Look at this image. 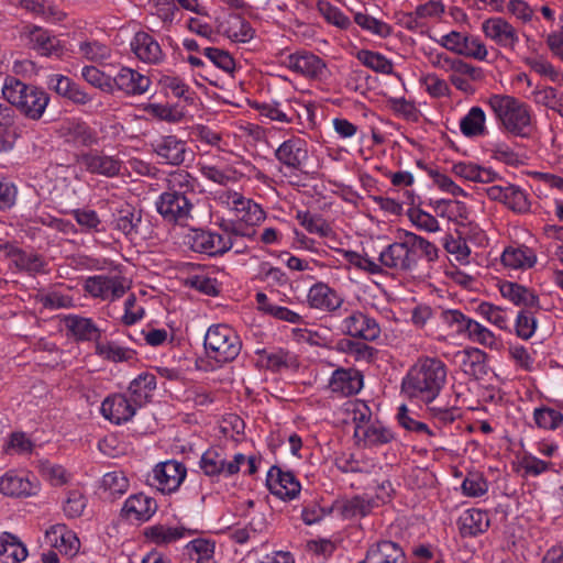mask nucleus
<instances>
[{
    "label": "nucleus",
    "instance_id": "obj_1",
    "mask_svg": "<svg viewBox=\"0 0 563 563\" xmlns=\"http://www.w3.org/2000/svg\"><path fill=\"white\" fill-rule=\"evenodd\" d=\"M446 375V365L440 358L419 357L404 377L401 391L409 398H418L429 404L439 396Z\"/></svg>",
    "mask_w": 563,
    "mask_h": 563
},
{
    "label": "nucleus",
    "instance_id": "obj_2",
    "mask_svg": "<svg viewBox=\"0 0 563 563\" xmlns=\"http://www.w3.org/2000/svg\"><path fill=\"white\" fill-rule=\"evenodd\" d=\"M2 92L10 104L32 120H40L49 102L45 90L16 78L7 79Z\"/></svg>",
    "mask_w": 563,
    "mask_h": 563
},
{
    "label": "nucleus",
    "instance_id": "obj_3",
    "mask_svg": "<svg viewBox=\"0 0 563 563\" xmlns=\"http://www.w3.org/2000/svg\"><path fill=\"white\" fill-rule=\"evenodd\" d=\"M488 104L507 131L519 136L527 135L525 130L530 125V113L523 102L511 96L493 95Z\"/></svg>",
    "mask_w": 563,
    "mask_h": 563
},
{
    "label": "nucleus",
    "instance_id": "obj_4",
    "mask_svg": "<svg viewBox=\"0 0 563 563\" xmlns=\"http://www.w3.org/2000/svg\"><path fill=\"white\" fill-rule=\"evenodd\" d=\"M206 354L217 363L234 361L242 349V342L236 332L227 324L211 325L203 341Z\"/></svg>",
    "mask_w": 563,
    "mask_h": 563
},
{
    "label": "nucleus",
    "instance_id": "obj_5",
    "mask_svg": "<svg viewBox=\"0 0 563 563\" xmlns=\"http://www.w3.org/2000/svg\"><path fill=\"white\" fill-rule=\"evenodd\" d=\"M20 40L31 49L46 57L62 58L66 47L51 31L34 24H26L20 31Z\"/></svg>",
    "mask_w": 563,
    "mask_h": 563
},
{
    "label": "nucleus",
    "instance_id": "obj_6",
    "mask_svg": "<svg viewBox=\"0 0 563 563\" xmlns=\"http://www.w3.org/2000/svg\"><path fill=\"white\" fill-rule=\"evenodd\" d=\"M156 211L170 224H184L189 218L194 205L183 192L165 191L156 200Z\"/></svg>",
    "mask_w": 563,
    "mask_h": 563
},
{
    "label": "nucleus",
    "instance_id": "obj_7",
    "mask_svg": "<svg viewBox=\"0 0 563 563\" xmlns=\"http://www.w3.org/2000/svg\"><path fill=\"white\" fill-rule=\"evenodd\" d=\"M276 159L290 170V176H298L299 172L307 177L313 178L314 173L303 170V163L308 159L307 142L300 137H291L284 141L275 151Z\"/></svg>",
    "mask_w": 563,
    "mask_h": 563
},
{
    "label": "nucleus",
    "instance_id": "obj_8",
    "mask_svg": "<svg viewBox=\"0 0 563 563\" xmlns=\"http://www.w3.org/2000/svg\"><path fill=\"white\" fill-rule=\"evenodd\" d=\"M444 322L454 328L456 333H466L473 342L492 347L495 336L492 331L477 321L467 318L460 310H445L442 312Z\"/></svg>",
    "mask_w": 563,
    "mask_h": 563
},
{
    "label": "nucleus",
    "instance_id": "obj_9",
    "mask_svg": "<svg viewBox=\"0 0 563 563\" xmlns=\"http://www.w3.org/2000/svg\"><path fill=\"white\" fill-rule=\"evenodd\" d=\"M378 261L384 267L398 272H409L417 266L415 251L411 250L408 238L389 244L380 252Z\"/></svg>",
    "mask_w": 563,
    "mask_h": 563
},
{
    "label": "nucleus",
    "instance_id": "obj_10",
    "mask_svg": "<svg viewBox=\"0 0 563 563\" xmlns=\"http://www.w3.org/2000/svg\"><path fill=\"white\" fill-rule=\"evenodd\" d=\"M341 331L350 338L368 342L377 340L382 332L378 322L361 311H353L345 317L341 323Z\"/></svg>",
    "mask_w": 563,
    "mask_h": 563
},
{
    "label": "nucleus",
    "instance_id": "obj_11",
    "mask_svg": "<svg viewBox=\"0 0 563 563\" xmlns=\"http://www.w3.org/2000/svg\"><path fill=\"white\" fill-rule=\"evenodd\" d=\"M188 244L194 252L218 256L231 250L233 241L210 231L194 229L188 235Z\"/></svg>",
    "mask_w": 563,
    "mask_h": 563
},
{
    "label": "nucleus",
    "instance_id": "obj_12",
    "mask_svg": "<svg viewBox=\"0 0 563 563\" xmlns=\"http://www.w3.org/2000/svg\"><path fill=\"white\" fill-rule=\"evenodd\" d=\"M266 486L271 494L282 500L296 498L301 489L299 481L290 471H283L279 466L273 465L267 473Z\"/></svg>",
    "mask_w": 563,
    "mask_h": 563
},
{
    "label": "nucleus",
    "instance_id": "obj_13",
    "mask_svg": "<svg viewBox=\"0 0 563 563\" xmlns=\"http://www.w3.org/2000/svg\"><path fill=\"white\" fill-rule=\"evenodd\" d=\"M285 65L290 70L312 79H322L327 71L324 60L308 51L289 54L285 59Z\"/></svg>",
    "mask_w": 563,
    "mask_h": 563
},
{
    "label": "nucleus",
    "instance_id": "obj_14",
    "mask_svg": "<svg viewBox=\"0 0 563 563\" xmlns=\"http://www.w3.org/2000/svg\"><path fill=\"white\" fill-rule=\"evenodd\" d=\"M125 279L121 276H92L85 283V290L92 297L115 300L126 292Z\"/></svg>",
    "mask_w": 563,
    "mask_h": 563
},
{
    "label": "nucleus",
    "instance_id": "obj_15",
    "mask_svg": "<svg viewBox=\"0 0 563 563\" xmlns=\"http://www.w3.org/2000/svg\"><path fill=\"white\" fill-rule=\"evenodd\" d=\"M441 45L445 48L467 57L483 60L487 56V49L484 43L477 37L462 35L460 32L452 31L442 37Z\"/></svg>",
    "mask_w": 563,
    "mask_h": 563
},
{
    "label": "nucleus",
    "instance_id": "obj_16",
    "mask_svg": "<svg viewBox=\"0 0 563 563\" xmlns=\"http://www.w3.org/2000/svg\"><path fill=\"white\" fill-rule=\"evenodd\" d=\"M153 152L159 157L161 163L173 166L181 165L188 153L187 143L176 135H164L152 143Z\"/></svg>",
    "mask_w": 563,
    "mask_h": 563
},
{
    "label": "nucleus",
    "instance_id": "obj_17",
    "mask_svg": "<svg viewBox=\"0 0 563 563\" xmlns=\"http://www.w3.org/2000/svg\"><path fill=\"white\" fill-rule=\"evenodd\" d=\"M358 563H408V560L400 544L379 540L368 547L364 560Z\"/></svg>",
    "mask_w": 563,
    "mask_h": 563
},
{
    "label": "nucleus",
    "instance_id": "obj_18",
    "mask_svg": "<svg viewBox=\"0 0 563 563\" xmlns=\"http://www.w3.org/2000/svg\"><path fill=\"white\" fill-rule=\"evenodd\" d=\"M76 162L84 165L87 172L106 177H114L120 174L121 169L120 159L103 155L97 151L76 155Z\"/></svg>",
    "mask_w": 563,
    "mask_h": 563
},
{
    "label": "nucleus",
    "instance_id": "obj_19",
    "mask_svg": "<svg viewBox=\"0 0 563 563\" xmlns=\"http://www.w3.org/2000/svg\"><path fill=\"white\" fill-rule=\"evenodd\" d=\"M136 405L125 395L114 394L108 396L101 404L102 416L115 424H121L132 419L136 411Z\"/></svg>",
    "mask_w": 563,
    "mask_h": 563
},
{
    "label": "nucleus",
    "instance_id": "obj_20",
    "mask_svg": "<svg viewBox=\"0 0 563 563\" xmlns=\"http://www.w3.org/2000/svg\"><path fill=\"white\" fill-rule=\"evenodd\" d=\"M486 37L503 47L514 48L519 37L516 29L503 18H489L482 24Z\"/></svg>",
    "mask_w": 563,
    "mask_h": 563
},
{
    "label": "nucleus",
    "instance_id": "obj_21",
    "mask_svg": "<svg viewBox=\"0 0 563 563\" xmlns=\"http://www.w3.org/2000/svg\"><path fill=\"white\" fill-rule=\"evenodd\" d=\"M186 474L185 465L174 460L161 463L154 468V477L163 492L176 490L185 479Z\"/></svg>",
    "mask_w": 563,
    "mask_h": 563
},
{
    "label": "nucleus",
    "instance_id": "obj_22",
    "mask_svg": "<svg viewBox=\"0 0 563 563\" xmlns=\"http://www.w3.org/2000/svg\"><path fill=\"white\" fill-rule=\"evenodd\" d=\"M113 87L130 96H137L144 93L150 85L151 79L129 67H122L117 76L113 77Z\"/></svg>",
    "mask_w": 563,
    "mask_h": 563
},
{
    "label": "nucleus",
    "instance_id": "obj_23",
    "mask_svg": "<svg viewBox=\"0 0 563 563\" xmlns=\"http://www.w3.org/2000/svg\"><path fill=\"white\" fill-rule=\"evenodd\" d=\"M157 510V503L154 498L139 493L130 496L122 509L121 515L126 519L148 520Z\"/></svg>",
    "mask_w": 563,
    "mask_h": 563
},
{
    "label": "nucleus",
    "instance_id": "obj_24",
    "mask_svg": "<svg viewBox=\"0 0 563 563\" xmlns=\"http://www.w3.org/2000/svg\"><path fill=\"white\" fill-rule=\"evenodd\" d=\"M363 386L362 374L353 368H338L333 372L329 382V387L333 393L343 396L357 394Z\"/></svg>",
    "mask_w": 563,
    "mask_h": 563
},
{
    "label": "nucleus",
    "instance_id": "obj_25",
    "mask_svg": "<svg viewBox=\"0 0 563 563\" xmlns=\"http://www.w3.org/2000/svg\"><path fill=\"white\" fill-rule=\"evenodd\" d=\"M60 135L67 143L91 146L98 142L97 133L86 122L69 120L60 126Z\"/></svg>",
    "mask_w": 563,
    "mask_h": 563
},
{
    "label": "nucleus",
    "instance_id": "obj_26",
    "mask_svg": "<svg viewBox=\"0 0 563 563\" xmlns=\"http://www.w3.org/2000/svg\"><path fill=\"white\" fill-rule=\"evenodd\" d=\"M308 302L311 308L334 311L342 306L343 298H341L336 291L328 285L318 283L310 288L308 292Z\"/></svg>",
    "mask_w": 563,
    "mask_h": 563
},
{
    "label": "nucleus",
    "instance_id": "obj_27",
    "mask_svg": "<svg viewBox=\"0 0 563 563\" xmlns=\"http://www.w3.org/2000/svg\"><path fill=\"white\" fill-rule=\"evenodd\" d=\"M462 357L461 368L464 374L475 379L484 378L488 373L487 354L477 347H467L459 353Z\"/></svg>",
    "mask_w": 563,
    "mask_h": 563
},
{
    "label": "nucleus",
    "instance_id": "obj_28",
    "mask_svg": "<svg viewBox=\"0 0 563 563\" xmlns=\"http://www.w3.org/2000/svg\"><path fill=\"white\" fill-rule=\"evenodd\" d=\"M64 321L68 333L76 341L99 342L101 332L91 319L70 314L65 317Z\"/></svg>",
    "mask_w": 563,
    "mask_h": 563
},
{
    "label": "nucleus",
    "instance_id": "obj_29",
    "mask_svg": "<svg viewBox=\"0 0 563 563\" xmlns=\"http://www.w3.org/2000/svg\"><path fill=\"white\" fill-rule=\"evenodd\" d=\"M37 486L14 472L0 477V493L10 497H27L36 494Z\"/></svg>",
    "mask_w": 563,
    "mask_h": 563
},
{
    "label": "nucleus",
    "instance_id": "obj_30",
    "mask_svg": "<svg viewBox=\"0 0 563 563\" xmlns=\"http://www.w3.org/2000/svg\"><path fill=\"white\" fill-rule=\"evenodd\" d=\"M135 55L143 62L157 63L163 52L159 44L146 32H137L131 43Z\"/></svg>",
    "mask_w": 563,
    "mask_h": 563
},
{
    "label": "nucleus",
    "instance_id": "obj_31",
    "mask_svg": "<svg viewBox=\"0 0 563 563\" xmlns=\"http://www.w3.org/2000/svg\"><path fill=\"white\" fill-rule=\"evenodd\" d=\"M536 262L534 252L526 245L506 247L501 254V263L514 269L531 268Z\"/></svg>",
    "mask_w": 563,
    "mask_h": 563
},
{
    "label": "nucleus",
    "instance_id": "obj_32",
    "mask_svg": "<svg viewBox=\"0 0 563 563\" xmlns=\"http://www.w3.org/2000/svg\"><path fill=\"white\" fill-rule=\"evenodd\" d=\"M155 389L156 376L147 372L140 374L129 386L132 401L139 407L151 401Z\"/></svg>",
    "mask_w": 563,
    "mask_h": 563
},
{
    "label": "nucleus",
    "instance_id": "obj_33",
    "mask_svg": "<svg viewBox=\"0 0 563 563\" xmlns=\"http://www.w3.org/2000/svg\"><path fill=\"white\" fill-rule=\"evenodd\" d=\"M499 290L503 297L509 299L516 306L532 308L539 303L536 292L518 283L504 282Z\"/></svg>",
    "mask_w": 563,
    "mask_h": 563
},
{
    "label": "nucleus",
    "instance_id": "obj_34",
    "mask_svg": "<svg viewBox=\"0 0 563 563\" xmlns=\"http://www.w3.org/2000/svg\"><path fill=\"white\" fill-rule=\"evenodd\" d=\"M49 85L59 96L71 100L74 103L86 104L91 100L88 93L66 76L56 75L49 80Z\"/></svg>",
    "mask_w": 563,
    "mask_h": 563
},
{
    "label": "nucleus",
    "instance_id": "obj_35",
    "mask_svg": "<svg viewBox=\"0 0 563 563\" xmlns=\"http://www.w3.org/2000/svg\"><path fill=\"white\" fill-rule=\"evenodd\" d=\"M460 531L462 536H477L485 532L489 527L488 512L481 509H468L460 518Z\"/></svg>",
    "mask_w": 563,
    "mask_h": 563
},
{
    "label": "nucleus",
    "instance_id": "obj_36",
    "mask_svg": "<svg viewBox=\"0 0 563 563\" xmlns=\"http://www.w3.org/2000/svg\"><path fill=\"white\" fill-rule=\"evenodd\" d=\"M233 205L236 217L247 227L257 225L265 219V212L261 206L241 195H234Z\"/></svg>",
    "mask_w": 563,
    "mask_h": 563
},
{
    "label": "nucleus",
    "instance_id": "obj_37",
    "mask_svg": "<svg viewBox=\"0 0 563 563\" xmlns=\"http://www.w3.org/2000/svg\"><path fill=\"white\" fill-rule=\"evenodd\" d=\"M354 437L363 440L365 446L386 444L394 439L393 432L380 424H371L367 427L357 426Z\"/></svg>",
    "mask_w": 563,
    "mask_h": 563
},
{
    "label": "nucleus",
    "instance_id": "obj_38",
    "mask_svg": "<svg viewBox=\"0 0 563 563\" xmlns=\"http://www.w3.org/2000/svg\"><path fill=\"white\" fill-rule=\"evenodd\" d=\"M141 220L142 210H136L134 207L126 205L118 210L114 218V228L126 236L137 234Z\"/></svg>",
    "mask_w": 563,
    "mask_h": 563
},
{
    "label": "nucleus",
    "instance_id": "obj_39",
    "mask_svg": "<svg viewBox=\"0 0 563 563\" xmlns=\"http://www.w3.org/2000/svg\"><path fill=\"white\" fill-rule=\"evenodd\" d=\"M186 531L187 530L183 527L155 525L145 528L144 536L148 541L157 545H166L183 538Z\"/></svg>",
    "mask_w": 563,
    "mask_h": 563
},
{
    "label": "nucleus",
    "instance_id": "obj_40",
    "mask_svg": "<svg viewBox=\"0 0 563 563\" xmlns=\"http://www.w3.org/2000/svg\"><path fill=\"white\" fill-rule=\"evenodd\" d=\"M257 354L261 357L262 362H265V366L267 369L273 372H279L282 368H288L294 365L296 358L295 356L283 349H273V350H260Z\"/></svg>",
    "mask_w": 563,
    "mask_h": 563
},
{
    "label": "nucleus",
    "instance_id": "obj_41",
    "mask_svg": "<svg viewBox=\"0 0 563 563\" xmlns=\"http://www.w3.org/2000/svg\"><path fill=\"white\" fill-rule=\"evenodd\" d=\"M10 254L14 256V264L20 271L29 274H37L44 271L45 261L37 253L26 252L22 249H10Z\"/></svg>",
    "mask_w": 563,
    "mask_h": 563
},
{
    "label": "nucleus",
    "instance_id": "obj_42",
    "mask_svg": "<svg viewBox=\"0 0 563 563\" xmlns=\"http://www.w3.org/2000/svg\"><path fill=\"white\" fill-rule=\"evenodd\" d=\"M356 57L364 66L374 70L375 73L384 75L393 74V62L378 52L361 49L357 52Z\"/></svg>",
    "mask_w": 563,
    "mask_h": 563
},
{
    "label": "nucleus",
    "instance_id": "obj_43",
    "mask_svg": "<svg viewBox=\"0 0 563 563\" xmlns=\"http://www.w3.org/2000/svg\"><path fill=\"white\" fill-rule=\"evenodd\" d=\"M460 129L465 136H476L484 133L485 113L479 107H473L461 120Z\"/></svg>",
    "mask_w": 563,
    "mask_h": 563
},
{
    "label": "nucleus",
    "instance_id": "obj_44",
    "mask_svg": "<svg viewBox=\"0 0 563 563\" xmlns=\"http://www.w3.org/2000/svg\"><path fill=\"white\" fill-rule=\"evenodd\" d=\"M374 506L375 501L373 499H365L362 496H354L351 499L342 503L340 506V511L345 519H351L357 516L365 517L372 511Z\"/></svg>",
    "mask_w": 563,
    "mask_h": 563
},
{
    "label": "nucleus",
    "instance_id": "obj_45",
    "mask_svg": "<svg viewBox=\"0 0 563 563\" xmlns=\"http://www.w3.org/2000/svg\"><path fill=\"white\" fill-rule=\"evenodd\" d=\"M79 53L87 60L96 64H103L111 57V48L96 40L80 42Z\"/></svg>",
    "mask_w": 563,
    "mask_h": 563
},
{
    "label": "nucleus",
    "instance_id": "obj_46",
    "mask_svg": "<svg viewBox=\"0 0 563 563\" xmlns=\"http://www.w3.org/2000/svg\"><path fill=\"white\" fill-rule=\"evenodd\" d=\"M96 354L111 362H126L133 358L135 352L131 349L122 347L114 342H97Z\"/></svg>",
    "mask_w": 563,
    "mask_h": 563
},
{
    "label": "nucleus",
    "instance_id": "obj_47",
    "mask_svg": "<svg viewBox=\"0 0 563 563\" xmlns=\"http://www.w3.org/2000/svg\"><path fill=\"white\" fill-rule=\"evenodd\" d=\"M296 219L309 233L328 236L332 231L330 225L320 214L311 213L309 211H297Z\"/></svg>",
    "mask_w": 563,
    "mask_h": 563
},
{
    "label": "nucleus",
    "instance_id": "obj_48",
    "mask_svg": "<svg viewBox=\"0 0 563 563\" xmlns=\"http://www.w3.org/2000/svg\"><path fill=\"white\" fill-rule=\"evenodd\" d=\"M354 22L363 30H366L383 38L388 37L393 32V27L389 24L366 13H355Z\"/></svg>",
    "mask_w": 563,
    "mask_h": 563
},
{
    "label": "nucleus",
    "instance_id": "obj_49",
    "mask_svg": "<svg viewBox=\"0 0 563 563\" xmlns=\"http://www.w3.org/2000/svg\"><path fill=\"white\" fill-rule=\"evenodd\" d=\"M318 11L324 18V20L341 29L346 30L351 25V20L345 15L339 8L332 5L330 2L319 0L317 3Z\"/></svg>",
    "mask_w": 563,
    "mask_h": 563
},
{
    "label": "nucleus",
    "instance_id": "obj_50",
    "mask_svg": "<svg viewBox=\"0 0 563 563\" xmlns=\"http://www.w3.org/2000/svg\"><path fill=\"white\" fill-rule=\"evenodd\" d=\"M200 468L207 476H217L224 472L225 459L217 449L207 450L200 459Z\"/></svg>",
    "mask_w": 563,
    "mask_h": 563
},
{
    "label": "nucleus",
    "instance_id": "obj_51",
    "mask_svg": "<svg viewBox=\"0 0 563 563\" xmlns=\"http://www.w3.org/2000/svg\"><path fill=\"white\" fill-rule=\"evenodd\" d=\"M167 183L168 191L183 192L186 196L188 192H195L196 179L186 170L170 173Z\"/></svg>",
    "mask_w": 563,
    "mask_h": 563
},
{
    "label": "nucleus",
    "instance_id": "obj_52",
    "mask_svg": "<svg viewBox=\"0 0 563 563\" xmlns=\"http://www.w3.org/2000/svg\"><path fill=\"white\" fill-rule=\"evenodd\" d=\"M225 34L233 42L245 43L253 38L254 30L245 19L234 16L225 30Z\"/></svg>",
    "mask_w": 563,
    "mask_h": 563
},
{
    "label": "nucleus",
    "instance_id": "obj_53",
    "mask_svg": "<svg viewBox=\"0 0 563 563\" xmlns=\"http://www.w3.org/2000/svg\"><path fill=\"white\" fill-rule=\"evenodd\" d=\"M82 78L91 86L99 88L104 92H112L113 78L106 75L95 66H85L81 70Z\"/></svg>",
    "mask_w": 563,
    "mask_h": 563
},
{
    "label": "nucleus",
    "instance_id": "obj_54",
    "mask_svg": "<svg viewBox=\"0 0 563 563\" xmlns=\"http://www.w3.org/2000/svg\"><path fill=\"white\" fill-rule=\"evenodd\" d=\"M533 419L539 428L553 430L563 421V415L552 408L541 407L534 410Z\"/></svg>",
    "mask_w": 563,
    "mask_h": 563
},
{
    "label": "nucleus",
    "instance_id": "obj_55",
    "mask_svg": "<svg viewBox=\"0 0 563 563\" xmlns=\"http://www.w3.org/2000/svg\"><path fill=\"white\" fill-rule=\"evenodd\" d=\"M203 55L209 58L218 68L228 74H232L235 69V60L224 49L217 47H207L203 49Z\"/></svg>",
    "mask_w": 563,
    "mask_h": 563
},
{
    "label": "nucleus",
    "instance_id": "obj_56",
    "mask_svg": "<svg viewBox=\"0 0 563 563\" xmlns=\"http://www.w3.org/2000/svg\"><path fill=\"white\" fill-rule=\"evenodd\" d=\"M476 312L499 329L507 328V319L504 314L503 308L490 302L483 301L477 306Z\"/></svg>",
    "mask_w": 563,
    "mask_h": 563
},
{
    "label": "nucleus",
    "instance_id": "obj_57",
    "mask_svg": "<svg viewBox=\"0 0 563 563\" xmlns=\"http://www.w3.org/2000/svg\"><path fill=\"white\" fill-rule=\"evenodd\" d=\"M186 548L188 550L190 549L198 555L196 562L216 563L213 560L216 549L214 541L210 539L198 538L190 541Z\"/></svg>",
    "mask_w": 563,
    "mask_h": 563
},
{
    "label": "nucleus",
    "instance_id": "obj_58",
    "mask_svg": "<svg viewBox=\"0 0 563 563\" xmlns=\"http://www.w3.org/2000/svg\"><path fill=\"white\" fill-rule=\"evenodd\" d=\"M144 110L150 115L170 123L179 122L184 117L183 112L176 108L161 103H148Z\"/></svg>",
    "mask_w": 563,
    "mask_h": 563
},
{
    "label": "nucleus",
    "instance_id": "obj_59",
    "mask_svg": "<svg viewBox=\"0 0 563 563\" xmlns=\"http://www.w3.org/2000/svg\"><path fill=\"white\" fill-rule=\"evenodd\" d=\"M408 217L411 222L419 229L427 232H437L440 230L438 220L430 213L420 208H411L408 210Z\"/></svg>",
    "mask_w": 563,
    "mask_h": 563
},
{
    "label": "nucleus",
    "instance_id": "obj_60",
    "mask_svg": "<svg viewBox=\"0 0 563 563\" xmlns=\"http://www.w3.org/2000/svg\"><path fill=\"white\" fill-rule=\"evenodd\" d=\"M505 205L514 211L525 212L529 209L526 194L517 186H506Z\"/></svg>",
    "mask_w": 563,
    "mask_h": 563
},
{
    "label": "nucleus",
    "instance_id": "obj_61",
    "mask_svg": "<svg viewBox=\"0 0 563 563\" xmlns=\"http://www.w3.org/2000/svg\"><path fill=\"white\" fill-rule=\"evenodd\" d=\"M397 420L399 424L408 431L416 433H427L428 435H434L433 431L421 421H417L408 415V408L406 405H401L398 409Z\"/></svg>",
    "mask_w": 563,
    "mask_h": 563
},
{
    "label": "nucleus",
    "instance_id": "obj_62",
    "mask_svg": "<svg viewBox=\"0 0 563 563\" xmlns=\"http://www.w3.org/2000/svg\"><path fill=\"white\" fill-rule=\"evenodd\" d=\"M404 238L409 239L412 251H415V249L421 250L429 262H433L438 258V247L424 238L409 231L404 233Z\"/></svg>",
    "mask_w": 563,
    "mask_h": 563
},
{
    "label": "nucleus",
    "instance_id": "obj_63",
    "mask_svg": "<svg viewBox=\"0 0 563 563\" xmlns=\"http://www.w3.org/2000/svg\"><path fill=\"white\" fill-rule=\"evenodd\" d=\"M537 100L549 109L558 112L560 115H563L562 95L559 93L556 88L547 87L543 90L538 91Z\"/></svg>",
    "mask_w": 563,
    "mask_h": 563
},
{
    "label": "nucleus",
    "instance_id": "obj_64",
    "mask_svg": "<svg viewBox=\"0 0 563 563\" xmlns=\"http://www.w3.org/2000/svg\"><path fill=\"white\" fill-rule=\"evenodd\" d=\"M186 285L208 296H217L219 294L216 278L194 275L186 279Z\"/></svg>",
    "mask_w": 563,
    "mask_h": 563
}]
</instances>
